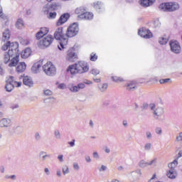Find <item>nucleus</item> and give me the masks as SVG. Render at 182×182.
Returning <instances> with one entry per match:
<instances>
[{
    "mask_svg": "<svg viewBox=\"0 0 182 182\" xmlns=\"http://www.w3.org/2000/svg\"><path fill=\"white\" fill-rule=\"evenodd\" d=\"M93 159H95V160H99L100 159V156L99 155V153L97 151H95L92 153Z\"/></svg>",
    "mask_w": 182,
    "mask_h": 182,
    "instance_id": "09e8293b",
    "label": "nucleus"
},
{
    "mask_svg": "<svg viewBox=\"0 0 182 182\" xmlns=\"http://www.w3.org/2000/svg\"><path fill=\"white\" fill-rule=\"evenodd\" d=\"M68 144L70 146V147H75V139H73L72 141H69Z\"/></svg>",
    "mask_w": 182,
    "mask_h": 182,
    "instance_id": "774afa93",
    "label": "nucleus"
},
{
    "mask_svg": "<svg viewBox=\"0 0 182 182\" xmlns=\"http://www.w3.org/2000/svg\"><path fill=\"white\" fill-rule=\"evenodd\" d=\"M102 150L107 153V154H109V153H110V148H109V146H105L102 148Z\"/></svg>",
    "mask_w": 182,
    "mask_h": 182,
    "instance_id": "5fc2aeb1",
    "label": "nucleus"
},
{
    "mask_svg": "<svg viewBox=\"0 0 182 182\" xmlns=\"http://www.w3.org/2000/svg\"><path fill=\"white\" fill-rule=\"evenodd\" d=\"M112 79L114 82H123L124 80L123 78L117 76L112 77Z\"/></svg>",
    "mask_w": 182,
    "mask_h": 182,
    "instance_id": "c03bdc74",
    "label": "nucleus"
},
{
    "mask_svg": "<svg viewBox=\"0 0 182 182\" xmlns=\"http://www.w3.org/2000/svg\"><path fill=\"white\" fill-rule=\"evenodd\" d=\"M19 108V105L18 104H13L11 106V109H12V110H15V109H18Z\"/></svg>",
    "mask_w": 182,
    "mask_h": 182,
    "instance_id": "052dcab7",
    "label": "nucleus"
},
{
    "mask_svg": "<svg viewBox=\"0 0 182 182\" xmlns=\"http://www.w3.org/2000/svg\"><path fill=\"white\" fill-rule=\"evenodd\" d=\"M53 41H55L53 36L52 35H48L39 41L38 46L40 48H48L52 45Z\"/></svg>",
    "mask_w": 182,
    "mask_h": 182,
    "instance_id": "1a4fd4ad",
    "label": "nucleus"
},
{
    "mask_svg": "<svg viewBox=\"0 0 182 182\" xmlns=\"http://www.w3.org/2000/svg\"><path fill=\"white\" fill-rule=\"evenodd\" d=\"M18 46V43H11L9 51H7L8 54L12 58L10 63H9V68H15L19 63V49Z\"/></svg>",
    "mask_w": 182,
    "mask_h": 182,
    "instance_id": "f257e3e1",
    "label": "nucleus"
},
{
    "mask_svg": "<svg viewBox=\"0 0 182 182\" xmlns=\"http://www.w3.org/2000/svg\"><path fill=\"white\" fill-rule=\"evenodd\" d=\"M79 33V26L76 23H73L70 25L67 30V38H73V36H76Z\"/></svg>",
    "mask_w": 182,
    "mask_h": 182,
    "instance_id": "9d476101",
    "label": "nucleus"
},
{
    "mask_svg": "<svg viewBox=\"0 0 182 182\" xmlns=\"http://www.w3.org/2000/svg\"><path fill=\"white\" fill-rule=\"evenodd\" d=\"M146 139H148V140L151 139L152 135H151V132H150V131H147L146 132Z\"/></svg>",
    "mask_w": 182,
    "mask_h": 182,
    "instance_id": "4d7b16f0",
    "label": "nucleus"
},
{
    "mask_svg": "<svg viewBox=\"0 0 182 182\" xmlns=\"http://www.w3.org/2000/svg\"><path fill=\"white\" fill-rule=\"evenodd\" d=\"M49 18L50 19H55L56 18V12H50Z\"/></svg>",
    "mask_w": 182,
    "mask_h": 182,
    "instance_id": "603ef678",
    "label": "nucleus"
},
{
    "mask_svg": "<svg viewBox=\"0 0 182 182\" xmlns=\"http://www.w3.org/2000/svg\"><path fill=\"white\" fill-rule=\"evenodd\" d=\"M98 87L100 92H106V90H107L108 85L107 83H104V84L100 85Z\"/></svg>",
    "mask_w": 182,
    "mask_h": 182,
    "instance_id": "f704fd0d",
    "label": "nucleus"
},
{
    "mask_svg": "<svg viewBox=\"0 0 182 182\" xmlns=\"http://www.w3.org/2000/svg\"><path fill=\"white\" fill-rule=\"evenodd\" d=\"M63 173L64 176H66V174H69V166H68V165H65L63 167Z\"/></svg>",
    "mask_w": 182,
    "mask_h": 182,
    "instance_id": "ea45409f",
    "label": "nucleus"
},
{
    "mask_svg": "<svg viewBox=\"0 0 182 182\" xmlns=\"http://www.w3.org/2000/svg\"><path fill=\"white\" fill-rule=\"evenodd\" d=\"M67 72H70L72 75L86 73V72H89V65L85 61H79L75 64L70 65L67 69Z\"/></svg>",
    "mask_w": 182,
    "mask_h": 182,
    "instance_id": "f03ea898",
    "label": "nucleus"
},
{
    "mask_svg": "<svg viewBox=\"0 0 182 182\" xmlns=\"http://www.w3.org/2000/svg\"><path fill=\"white\" fill-rule=\"evenodd\" d=\"M44 173H46V176H50V171H49V168H45Z\"/></svg>",
    "mask_w": 182,
    "mask_h": 182,
    "instance_id": "e2e57ef3",
    "label": "nucleus"
},
{
    "mask_svg": "<svg viewBox=\"0 0 182 182\" xmlns=\"http://www.w3.org/2000/svg\"><path fill=\"white\" fill-rule=\"evenodd\" d=\"M23 83L28 87H32L33 86V80H32V78L29 76L23 77Z\"/></svg>",
    "mask_w": 182,
    "mask_h": 182,
    "instance_id": "a211bd4d",
    "label": "nucleus"
},
{
    "mask_svg": "<svg viewBox=\"0 0 182 182\" xmlns=\"http://www.w3.org/2000/svg\"><path fill=\"white\" fill-rule=\"evenodd\" d=\"M160 11L163 12H174L180 9V5L178 3L170 2V3H163L159 6Z\"/></svg>",
    "mask_w": 182,
    "mask_h": 182,
    "instance_id": "20e7f679",
    "label": "nucleus"
},
{
    "mask_svg": "<svg viewBox=\"0 0 182 182\" xmlns=\"http://www.w3.org/2000/svg\"><path fill=\"white\" fill-rule=\"evenodd\" d=\"M40 31L41 33H43L45 35H48V33H49V28H46V27H42L40 30Z\"/></svg>",
    "mask_w": 182,
    "mask_h": 182,
    "instance_id": "a19ab883",
    "label": "nucleus"
},
{
    "mask_svg": "<svg viewBox=\"0 0 182 182\" xmlns=\"http://www.w3.org/2000/svg\"><path fill=\"white\" fill-rule=\"evenodd\" d=\"M20 42L21 45H23L24 46L29 45V41L28 39H21Z\"/></svg>",
    "mask_w": 182,
    "mask_h": 182,
    "instance_id": "de8ad7c7",
    "label": "nucleus"
},
{
    "mask_svg": "<svg viewBox=\"0 0 182 182\" xmlns=\"http://www.w3.org/2000/svg\"><path fill=\"white\" fill-rule=\"evenodd\" d=\"M11 126V119L3 118L0 120V127H9Z\"/></svg>",
    "mask_w": 182,
    "mask_h": 182,
    "instance_id": "4be33fe9",
    "label": "nucleus"
},
{
    "mask_svg": "<svg viewBox=\"0 0 182 182\" xmlns=\"http://www.w3.org/2000/svg\"><path fill=\"white\" fill-rule=\"evenodd\" d=\"M58 159L59 160V161H60V163H62L63 161V155H58Z\"/></svg>",
    "mask_w": 182,
    "mask_h": 182,
    "instance_id": "338daca9",
    "label": "nucleus"
},
{
    "mask_svg": "<svg viewBox=\"0 0 182 182\" xmlns=\"http://www.w3.org/2000/svg\"><path fill=\"white\" fill-rule=\"evenodd\" d=\"M32 53V50L29 48H26L21 52V58L23 59H26L31 56V54Z\"/></svg>",
    "mask_w": 182,
    "mask_h": 182,
    "instance_id": "5701e85b",
    "label": "nucleus"
},
{
    "mask_svg": "<svg viewBox=\"0 0 182 182\" xmlns=\"http://www.w3.org/2000/svg\"><path fill=\"white\" fill-rule=\"evenodd\" d=\"M0 173H1L2 174H4V173H5V166H0Z\"/></svg>",
    "mask_w": 182,
    "mask_h": 182,
    "instance_id": "69168bd1",
    "label": "nucleus"
},
{
    "mask_svg": "<svg viewBox=\"0 0 182 182\" xmlns=\"http://www.w3.org/2000/svg\"><path fill=\"white\" fill-rule=\"evenodd\" d=\"M86 12V9L85 7H79L75 9V14L78 15V18L80 19L81 15H85Z\"/></svg>",
    "mask_w": 182,
    "mask_h": 182,
    "instance_id": "cd10ccee",
    "label": "nucleus"
},
{
    "mask_svg": "<svg viewBox=\"0 0 182 182\" xmlns=\"http://www.w3.org/2000/svg\"><path fill=\"white\" fill-rule=\"evenodd\" d=\"M140 4L141 6L147 8V6H150V5H153V4H154V0H141Z\"/></svg>",
    "mask_w": 182,
    "mask_h": 182,
    "instance_id": "bb28decb",
    "label": "nucleus"
},
{
    "mask_svg": "<svg viewBox=\"0 0 182 182\" xmlns=\"http://www.w3.org/2000/svg\"><path fill=\"white\" fill-rule=\"evenodd\" d=\"M85 87H86V85H85V83L81 82L77 84V85L75 86H73L70 88V92H73L74 93H76L77 92H79V90H82V89H85Z\"/></svg>",
    "mask_w": 182,
    "mask_h": 182,
    "instance_id": "dca6fc26",
    "label": "nucleus"
},
{
    "mask_svg": "<svg viewBox=\"0 0 182 182\" xmlns=\"http://www.w3.org/2000/svg\"><path fill=\"white\" fill-rule=\"evenodd\" d=\"M43 65V60H40L37 63H34L33 67L31 68V70L33 73H39V70L42 65Z\"/></svg>",
    "mask_w": 182,
    "mask_h": 182,
    "instance_id": "2eb2a0df",
    "label": "nucleus"
},
{
    "mask_svg": "<svg viewBox=\"0 0 182 182\" xmlns=\"http://www.w3.org/2000/svg\"><path fill=\"white\" fill-rule=\"evenodd\" d=\"M54 38L56 41H60V46H58V49L60 50H63L66 48L68 45V36L63 33V28L59 27L54 33Z\"/></svg>",
    "mask_w": 182,
    "mask_h": 182,
    "instance_id": "7ed1b4c3",
    "label": "nucleus"
},
{
    "mask_svg": "<svg viewBox=\"0 0 182 182\" xmlns=\"http://www.w3.org/2000/svg\"><path fill=\"white\" fill-rule=\"evenodd\" d=\"M149 107L151 113L154 114V119H157L164 114V109L163 107H159L154 103L150 104Z\"/></svg>",
    "mask_w": 182,
    "mask_h": 182,
    "instance_id": "423d86ee",
    "label": "nucleus"
},
{
    "mask_svg": "<svg viewBox=\"0 0 182 182\" xmlns=\"http://www.w3.org/2000/svg\"><path fill=\"white\" fill-rule=\"evenodd\" d=\"M73 168L75 170H79V164H77V162L73 163Z\"/></svg>",
    "mask_w": 182,
    "mask_h": 182,
    "instance_id": "680f3d73",
    "label": "nucleus"
},
{
    "mask_svg": "<svg viewBox=\"0 0 182 182\" xmlns=\"http://www.w3.org/2000/svg\"><path fill=\"white\" fill-rule=\"evenodd\" d=\"M94 8H95L97 11H99L100 9H102V8H103V4L100 1H96L94 3Z\"/></svg>",
    "mask_w": 182,
    "mask_h": 182,
    "instance_id": "473e14b6",
    "label": "nucleus"
},
{
    "mask_svg": "<svg viewBox=\"0 0 182 182\" xmlns=\"http://www.w3.org/2000/svg\"><path fill=\"white\" fill-rule=\"evenodd\" d=\"M10 38H11V34L9 33V29H6L3 32L2 41H4V42H6V41H9Z\"/></svg>",
    "mask_w": 182,
    "mask_h": 182,
    "instance_id": "c85d7f7f",
    "label": "nucleus"
},
{
    "mask_svg": "<svg viewBox=\"0 0 182 182\" xmlns=\"http://www.w3.org/2000/svg\"><path fill=\"white\" fill-rule=\"evenodd\" d=\"M176 141H182V132L176 136Z\"/></svg>",
    "mask_w": 182,
    "mask_h": 182,
    "instance_id": "bf43d9fd",
    "label": "nucleus"
},
{
    "mask_svg": "<svg viewBox=\"0 0 182 182\" xmlns=\"http://www.w3.org/2000/svg\"><path fill=\"white\" fill-rule=\"evenodd\" d=\"M16 65L17 67L16 68V70L18 73H22V72H25L26 70V64L23 62L17 63Z\"/></svg>",
    "mask_w": 182,
    "mask_h": 182,
    "instance_id": "aec40b11",
    "label": "nucleus"
},
{
    "mask_svg": "<svg viewBox=\"0 0 182 182\" xmlns=\"http://www.w3.org/2000/svg\"><path fill=\"white\" fill-rule=\"evenodd\" d=\"M39 157L41 161H45L47 159H50L52 156L50 154L45 151H41L39 154Z\"/></svg>",
    "mask_w": 182,
    "mask_h": 182,
    "instance_id": "b1692460",
    "label": "nucleus"
},
{
    "mask_svg": "<svg viewBox=\"0 0 182 182\" xmlns=\"http://www.w3.org/2000/svg\"><path fill=\"white\" fill-rule=\"evenodd\" d=\"M90 60L91 62H96L97 60V55L95 53H92L90 54Z\"/></svg>",
    "mask_w": 182,
    "mask_h": 182,
    "instance_id": "58836bf2",
    "label": "nucleus"
},
{
    "mask_svg": "<svg viewBox=\"0 0 182 182\" xmlns=\"http://www.w3.org/2000/svg\"><path fill=\"white\" fill-rule=\"evenodd\" d=\"M141 107V109H143L144 110H146V109H147V108L149 107V104H147V103H144Z\"/></svg>",
    "mask_w": 182,
    "mask_h": 182,
    "instance_id": "0e129e2a",
    "label": "nucleus"
},
{
    "mask_svg": "<svg viewBox=\"0 0 182 182\" xmlns=\"http://www.w3.org/2000/svg\"><path fill=\"white\" fill-rule=\"evenodd\" d=\"M70 15L68 13H65L59 18V19L57 21V26H60L61 25H63V23L68 22V19L70 18Z\"/></svg>",
    "mask_w": 182,
    "mask_h": 182,
    "instance_id": "4468645a",
    "label": "nucleus"
},
{
    "mask_svg": "<svg viewBox=\"0 0 182 182\" xmlns=\"http://www.w3.org/2000/svg\"><path fill=\"white\" fill-rule=\"evenodd\" d=\"M127 90H129V92H133V90H136L137 88V84L134 81L129 82L126 85Z\"/></svg>",
    "mask_w": 182,
    "mask_h": 182,
    "instance_id": "6ab92c4d",
    "label": "nucleus"
},
{
    "mask_svg": "<svg viewBox=\"0 0 182 182\" xmlns=\"http://www.w3.org/2000/svg\"><path fill=\"white\" fill-rule=\"evenodd\" d=\"M5 178L6 179L10 178L11 180L15 181L16 180V175H11V176L6 175Z\"/></svg>",
    "mask_w": 182,
    "mask_h": 182,
    "instance_id": "8fccbe9b",
    "label": "nucleus"
},
{
    "mask_svg": "<svg viewBox=\"0 0 182 182\" xmlns=\"http://www.w3.org/2000/svg\"><path fill=\"white\" fill-rule=\"evenodd\" d=\"M170 80H171L170 78L161 79L159 80V83H161V85H164V83H168Z\"/></svg>",
    "mask_w": 182,
    "mask_h": 182,
    "instance_id": "49530a36",
    "label": "nucleus"
},
{
    "mask_svg": "<svg viewBox=\"0 0 182 182\" xmlns=\"http://www.w3.org/2000/svg\"><path fill=\"white\" fill-rule=\"evenodd\" d=\"M168 42V38L164 37L160 38L159 40V43H160V45H166Z\"/></svg>",
    "mask_w": 182,
    "mask_h": 182,
    "instance_id": "e433bc0d",
    "label": "nucleus"
},
{
    "mask_svg": "<svg viewBox=\"0 0 182 182\" xmlns=\"http://www.w3.org/2000/svg\"><path fill=\"white\" fill-rule=\"evenodd\" d=\"M12 45V43H11L10 41H7L5 44H4L1 46V50H8V49L9 50V48H11V46Z\"/></svg>",
    "mask_w": 182,
    "mask_h": 182,
    "instance_id": "2f4dec72",
    "label": "nucleus"
},
{
    "mask_svg": "<svg viewBox=\"0 0 182 182\" xmlns=\"http://www.w3.org/2000/svg\"><path fill=\"white\" fill-rule=\"evenodd\" d=\"M23 26H25V23L23 22V19L22 18L17 19L16 22V28H17V29H22Z\"/></svg>",
    "mask_w": 182,
    "mask_h": 182,
    "instance_id": "c756f323",
    "label": "nucleus"
},
{
    "mask_svg": "<svg viewBox=\"0 0 182 182\" xmlns=\"http://www.w3.org/2000/svg\"><path fill=\"white\" fill-rule=\"evenodd\" d=\"M144 149L145 151H150V150H151V143L150 142L146 143L144 146Z\"/></svg>",
    "mask_w": 182,
    "mask_h": 182,
    "instance_id": "4c0bfd02",
    "label": "nucleus"
},
{
    "mask_svg": "<svg viewBox=\"0 0 182 182\" xmlns=\"http://www.w3.org/2000/svg\"><path fill=\"white\" fill-rule=\"evenodd\" d=\"M98 170L100 173H102V171H106L107 170V166H106L105 165H102L100 167H98Z\"/></svg>",
    "mask_w": 182,
    "mask_h": 182,
    "instance_id": "37998d69",
    "label": "nucleus"
},
{
    "mask_svg": "<svg viewBox=\"0 0 182 182\" xmlns=\"http://www.w3.org/2000/svg\"><path fill=\"white\" fill-rule=\"evenodd\" d=\"M90 73L96 76L99 75V73H100V70H99L98 69L94 68L90 71Z\"/></svg>",
    "mask_w": 182,
    "mask_h": 182,
    "instance_id": "79ce46f5",
    "label": "nucleus"
},
{
    "mask_svg": "<svg viewBox=\"0 0 182 182\" xmlns=\"http://www.w3.org/2000/svg\"><path fill=\"white\" fill-rule=\"evenodd\" d=\"M169 46L173 53H175L176 55L181 53V46H180V43H178V41H171L169 42Z\"/></svg>",
    "mask_w": 182,
    "mask_h": 182,
    "instance_id": "9b49d317",
    "label": "nucleus"
},
{
    "mask_svg": "<svg viewBox=\"0 0 182 182\" xmlns=\"http://www.w3.org/2000/svg\"><path fill=\"white\" fill-rule=\"evenodd\" d=\"M41 139H42V137L41 136V134H39L38 132H36L35 134V139L36 140V141H41Z\"/></svg>",
    "mask_w": 182,
    "mask_h": 182,
    "instance_id": "3c124183",
    "label": "nucleus"
},
{
    "mask_svg": "<svg viewBox=\"0 0 182 182\" xmlns=\"http://www.w3.org/2000/svg\"><path fill=\"white\" fill-rule=\"evenodd\" d=\"M11 58L12 57L9 54L8 52H5L4 53L2 61L4 63V65H8V66H9V63H11V60H12Z\"/></svg>",
    "mask_w": 182,
    "mask_h": 182,
    "instance_id": "412c9836",
    "label": "nucleus"
},
{
    "mask_svg": "<svg viewBox=\"0 0 182 182\" xmlns=\"http://www.w3.org/2000/svg\"><path fill=\"white\" fill-rule=\"evenodd\" d=\"M54 136L57 140H60L62 139V135L60 134V132L58 129L54 131Z\"/></svg>",
    "mask_w": 182,
    "mask_h": 182,
    "instance_id": "c9c22d12",
    "label": "nucleus"
},
{
    "mask_svg": "<svg viewBox=\"0 0 182 182\" xmlns=\"http://www.w3.org/2000/svg\"><path fill=\"white\" fill-rule=\"evenodd\" d=\"M138 35H139V36L141 38H144L145 39H150V38H153V33L146 28L139 29L138 31Z\"/></svg>",
    "mask_w": 182,
    "mask_h": 182,
    "instance_id": "ddd939ff",
    "label": "nucleus"
},
{
    "mask_svg": "<svg viewBox=\"0 0 182 182\" xmlns=\"http://www.w3.org/2000/svg\"><path fill=\"white\" fill-rule=\"evenodd\" d=\"M148 166H152V167H156L157 166V158H154L151 161H148Z\"/></svg>",
    "mask_w": 182,
    "mask_h": 182,
    "instance_id": "72a5a7b5",
    "label": "nucleus"
},
{
    "mask_svg": "<svg viewBox=\"0 0 182 182\" xmlns=\"http://www.w3.org/2000/svg\"><path fill=\"white\" fill-rule=\"evenodd\" d=\"M178 164V161L177 159H175L173 162L168 164V167L169 170L166 173V176L168 177V178L173 179L177 177V171H176V167H177Z\"/></svg>",
    "mask_w": 182,
    "mask_h": 182,
    "instance_id": "0eeeda50",
    "label": "nucleus"
},
{
    "mask_svg": "<svg viewBox=\"0 0 182 182\" xmlns=\"http://www.w3.org/2000/svg\"><path fill=\"white\" fill-rule=\"evenodd\" d=\"M53 4H46L43 7V10L42 12L45 14V15H49V12H51V11H53V9H55V7H53Z\"/></svg>",
    "mask_w": 182,
    "mask_h": 182,
    "instance_id": "f3484780",
    "label": "nucleus"
},
{
    "mask_svg": "<svg viewBox=\"0 0 182 182\" xmlns=\"http://www.w3.org/2000/svg\"><path fill=\"white\" fill-rule=\"evenodd\" d=\"M13 132L14 133H15V134L19 136L20 134H22V133H23V128L20 126H16L13 127Z\"/></svg>",
    "mask_w": 182,
    "mask_h": 182,
    "instance_id": "a878e982",
    "label": "nucleus"
},
{
    "mask_svg": "<svg viewBox=\"0 0 182 182\" xmlns=\"http://www.w3.org/2000/svg\"><path fill=\"white\" fill-rule=\"evenodd\" d=\"M67 60L69 62H76L77 60V55L75 52V48H70L67 52Z\"/></svg>",
    "mask_w": 182,
    "mask_h": 182,
    "instance_id": "f8f14e48",
    "label": "nucleus"
},
{
    "mask_svg": "<svg viewBox=\"0 0 182 182\" xmlns=\"http://www.w3.org/2000/svg\"><path fill=\"white\" fill-rule=\"evenodd\" d=\"M158 81H159V80L157 79V77H153L149 79V80L147 82V83H149V82H153L154 83H156V82H158Z\"/></svg>",
    "mask_w": 182,
    "mask_h": 182,
    "instance_id": "13d9d810",
    "label": "nucleus"
},
{
    "mask_svg": "<svg viewBox=\"0 0 182 182\" xmlns=\"http://www.w3.org/2000/svg\"><path fill=\"white\" fill-rule=\"evenodd\" d=\"M155 132H156V134L161 135L163 134V130L160 127L156 128Z\"/></svg>",
    "mask_w": 182,
    "mask_h": 182,
    "instance_id": "864d4df0",
    "label": "nucleus"
},
{
    "mask_svg": "<svg viewBox=\"0 0 182 182\" xmlns=\"http://www.w3.org/2000/svg\"><path fill=\"white\" fill-rule=\"evenodd\" d=\"M43 70L47 76H55L56 75V68L51 62H47L43 65Z\"/></svg>",
    "mask_w": 182,
    "mask_h": 182,
    "instance_id": "6e6552de",
    "label": "nucleus"
},
{
    "mask_svg": "<svg viewBox=\"0 0 182 182\" xmlns=\"http://www.w3.org/2000/svg\"><path fill=\"white\" fill-rule=\"evenodd\" d=\"M21 85H22V82L16 81V80L15 79V77L9 76L6 80L5 89L6 92H12V90H14L15 87H21Z\"/></svg>",
    "mask_w": 182,
    "mask_h": 182,
    "instance_id": "39448f33",
    "label": "nucleus"
},
{
    "mask_svg": "<svg viewBox=\"0 0 182 182\" xmlns=\"http://www.w3.org/2000/svg\"><path fill=\"white\" fill-rule=\"evenodd\" d=\"M138 165L141 168H146V167H149V162L146 161L144 159H141Z\"/></svg>",
    "mask_w": 182,
    "mask_h": 182,
    "instance_id": "7c9ffc66",
    "label": "nucleus"
},
{
    "mask_svg": "<svg viewBox=\"0 0 182 182\" xmlns=\"http://www.w3.org/2000/svg\"><path fill=\"white\" fill-rule=\"evenodd\" d=\"M80 19H85V21H92V19H93V13L85 11V14L80 16Z\"/></svg>",
    "mask_w": 182,
    "mask_h": 182,
    "instance_id": "393cba45",
    "label": "nucleus"
},
{
    "mask_svg": "<svg viewBox=\"0 0 182 182\" xmlns=\"http://www.w3.org/2000/svg\"><path fill=\"white\" fill-rule=\"evenodd\" d=\"M44 95H46V96H52V91L50 90H45Z\"/></svg>",
    "mask_w": 182,
    "mask_h": 182,
    "instance_id": "6e6d98bb",
    "label": "nucleus"
},
{
    "mask_svg": "<svg viewBox=\"0 0 182 182\" xmlns=\"http://www.w3.org/2000/svg\"><path fill=\"white\" fill-rule=\"evenodd\" d=\"M36 39H41V38H43L45 36L41 31H39L36 33Z\"/></svg>",
    "mask_w": 182,
    "mask_h": 182,
    "instance_id": "a18cd8bd",
    "label": "nucleus"
}]
</instances>
